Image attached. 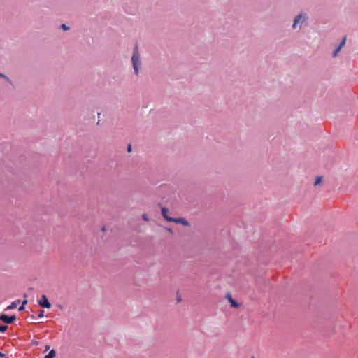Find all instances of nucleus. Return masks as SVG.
<instances>
[{
    "label": "nucleus",
    "mask_w": 358,
    "mask_h": 358,
    "mask_svg": "<svg viewBox=\"0 0 358 358\" xmlns=\"http://www.w3.org/2000/svg\"><path fill=\"white\" fill-rule=\"evenodd\" d=\"M168 213H169V210L166 208H165V207L162 208V215L163 217L166 221L173 222H175L177 224H182V225H184L185 227L189 226V222L185 218H182V217L173 218L168 215Z\"/></svg>",
    "instance_id": "1"
},
{
    "label": "nucleus",
    "mask_w": 358,
    "mask_h": 358,
    "mask_svg": "<svg viewBox=\"0 0 358 358\" xmlns=\"http://www.w3.org/2000/svg\"><path fill=\"white\" fill-rule=\"evenodd\" d=\"M131 61H132L134 72L136 75H138V71H139V68L141 66V61H140V54H139V52L138 50L137 45H136V46H135V48H134V50L133 52V55H132V58H131Z\"/></svg>",
    "instance_id": "2"
},
{
    "label": "nucleus",
    "mask_w": 358,
    "mask_h": 358,
    "mask_svg": "<svg viewBox=\"0 0 358 358\" xmlns=\"http://www.w3.org/2000/svg\"><path fill=\"white\" fill-rule=\"evenodd\" d=\"M38 304L41 307L50 308L51 303L49 302L47 296L45 294L41 296V299L38 301Z\"/></svg>",
    "instance_id": "3"
},
{
    "label": "nucleus",
    "mask_w": 358,
    "mask_h": 358,
    "mask_svg": "<svg viewBox=\"0 0 358 358\" xmlns=\"http://www.w3.org/2000/svg\"><path fill=\"white\" fill-rule=\"evenodd\" d=\"M16 317L15 315L8 316L6 315H1L0 320L6 324H11L15 320Z\"/></svg>",
    "instance_id": "4"
},
{
    "label": "nucleus",
    "mask_w": 358,
    "mask_h": 358,
    "mask_svg": "<svg viewBox=\"0 0 358 358\" xmlns=\"http://www.w3.org/2000/svg\"><path fill=\"white\" fill-rule=\"evenodd\" d=\"M306 18V15H303V14L298 15L294 19L293 28L295 29V28H296L298 24L303 23L305 21Z\"/></svg>",
    "instance_id": "5"
},
{
    "label": "nucleus",
    "mask_w": 358,
    "mask_h": 358,
    "mask_svg": "<svg viewBox=\"0 0 358 358\" xmlns=\"http://www.w3.org/2000/svg\"><path fill=\"white\" fill-rule=\"evenodd\" d=\"M346 42V36H344L342 41H341L338 47L335 50L334 52L333 53V57H336L338 53L340 52L341 49L345 45Z\"/></svg>",
    "instance_id": "6"
},
{
    "label": "nucleus",
    "mask_w": 358,
    "mask_h": 358,
    "mask_svg": "<svg viewBox=\"0 0 358 358\" xmlns=\"http://www.w3.org/2000/svg\"><path fill=\"white\" fill-rule=\"evenodd\" d=\"M226 297L228 299L229 301L230 302L231 307H233V308H238L239 307V304L237 303L236 301L233 299V298L231 297V295L229 293H228L226 295Z\"/></svg>",
    "instance_id": "7"
},
{
    "label": "nucleus",
    "mask_w": 358,
    "mask_h": 358,
    "mask_svg": "<svg viewBox=\"0 0 358 358\" xmlns=\"http://www.w3.org/2000/svg\"><path fill=\"white\" fill-rule=\"evenodd\" d=\"M20 302V300L13 301L10 306L7 307V310L14 309L17 307V304Z\"/></svg>",
    "instance_id": "8"
},
{
    "label": "nucleus",
    "mask_w": 358,
    "mask_h": 358,
    "mask_svg": "<svg viewBox=\"0 0 358 358\" xmlns=\"http://www.w3.org/2000/svg\"><path fill=\"white\" fill-rule=\"evenodd\" d=\"M56 356V352L55 350H51L49 353L45 356L44 358H54Z\"/></svg>",
    "instance_id": "9"
},
{
    "label": "nucleus",
    "mask_w": 358,
    "mask_h": 358,
    "mask_svg": "<svg viewBox=\"0 0 358 358\" xmlns=\"http://www.w3.org/2000/svg\"><path fill=\"white\" fill-rule=\"evenodd\" d=\"M322 181V176H317L315 179V185H317L320 183H321Z\"/></svg>",
    "instance_id": "10"
},
{
    "label": "nucleus",
    "mask_w": 358,
    "mask_h": 358,
    "mask_svg": "<svg viewBox=\"0 0 358 358\" xmlns=\"http://www.w3.org/2000/svg\"><path fill=\"white\" fill-rule=\"evenodd\" d=\"M27 300H24V301L22 302V303L21 306H20V308H19V310H20V311H22V310H24V306H25V304H27Z\"/></svg>",
    "instance_id": "11"
},
{
    "label": "nucleus",
    "mask_w": 358,
    "mask_h": 358,
    "mask_svg": "<svg viewBox=\"0 0 358 358\" xmlns=\"http://www.w3.org/2000/svg\"><path fill=\"white\" fill-rule=\"evenodd\" d=\"M7 329L8 326L0 324V332H5L7 330Z\"/></svg>",
    "instance_id": "12"
},
{
    "label": "nucleus",
    "mask_w": 358,
    "mask_h": 358,
    "mask_svg": "<svg viewBox=\"0 0 358 358\" xmlns=\"http://www.w3.org/2000/svg\"><path fill=\"white\" fill-rule=\"evenodd\" d=\"M43 316H44V311L42 310H40L39 313H38V317L39 318H42V317H43Z\"/></svg>",
    "instance_id": "13"
},
{
    "label": "nucleus",
    "mask_w": 358,
    "mask_h": 358,
    "mask_svg": "<svg viewBox=\"0 0 358 358\" xmlns=\"http://www.w3.org/2000/svg\"><path fill=\"white\" fill-rule=\"evenodd\" d=\"M142 218L143 219V220H145V221H146V222L149 220V219H148V215H147L146 214H143V215H142Z\"/></svg>",
    "instance_id": "14"
},
{
    "label": "nucleus",
    "mask_w": 358,
    "mask_h": 358,
    "mask_svg": "<svg viewBox=\"0 0 358 358\" xmlns=\"http://www.w3.org/2000/svg\"><path fill=\"white\" fill-rule=\"evenodd\" d=\"M61 27L65 31L69 29V27L64 24H62Z\"/></svg>",
    "instance_id": "15"
},
{
    "label": "nucleus",
    "mask_w": 358,
    "mask_h": 358,
    "mask_svg": "<svg viewBox=\"0 0 358 358\" xmlns=\"http://www.w3.org/2000/svg\"><path fill=\"white\" fill-rule=\"evenodd\" d=\"M0 77L5 78L8 81H9V78L2 73H0Z\"/></svg>",
    "instance_id": "16"
},
{
    "label": "nucleus",
    "mask_w": 358,
    "mask_h": 358,
    "mask_svg": "<svg viewBox=\"0 0 358 358\" xmlns=\"http://www.w3.org/2000/svg\"><path fill=\"white\" fill-rule=\"evenodd\" d=\"M131 146L130 145H129L128 146V152H131Z\"/></svg>",
    "instance_id": "17"
},
{
    "label": "nucleus",
    "mask_w": 358,
    "mask_h": 358,
    "mask_svg": "<svg viewBox=\"0 0 358 358\" xmlns=\"http://www.w3.org/2000/svg\"><path fill=\"white\" fill-rule=\"evenodd\" d=\"M0 357H4V355L3 353L0 352Z\"/></svg>",
    "instance_id": "18"
},
{
    "label": "nucleus",
    "mask_w": 358,
    "mask_h": 358,
    "mask_svg": "<svg viewBox=\"0 0 358 358\" xmlns=\"http://www.w3.org/2000/svg\"><path fill=\"white\" fill-rule=\"evenodd\" d=\"M49 348H50V347L48 345H46L45 350H49Z\"/></svg>",
    "instance_id": "19"
},
{
    "label": "nucleus",
    "mask_w": 358,
    "mask_h": 358,
    "mask_svg": "<svg viewBox=\"0 0 358 358\" xmlns=\"http://www.w3.org/2000/svg\"><path fill=\"white\" fill-rule=\"evenodd\" d=\"M253 358V357H252Z\"/></svg>",
    "instance_id": "20"
}]
</instances>
